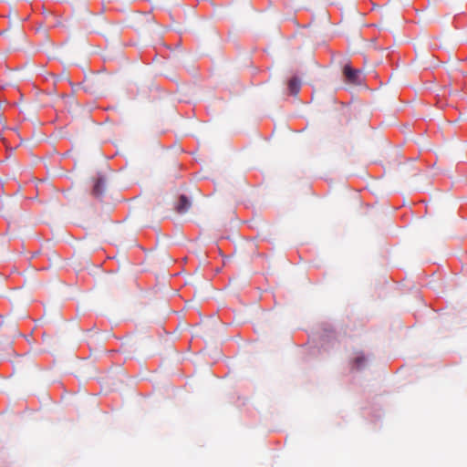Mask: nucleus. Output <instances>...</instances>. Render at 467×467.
Listing matches in <instances>:
<instances>
[{
	"mask_svg": "<svg viewBox=\"0 0 467 467\" xmlns=\"http://www.w3.org/2000/svg\"><path fill=\"white\" fill-rule=\"evenodd\" d=\"M346 80L348 83L358 85L362 82V72L359 69H354L350 65H346L343 68Z\"/></svg>",
	"mask_w": 467,
	"mask_h": 467,
	"instance_id": "nucleus-1",
	"label": "nucleus"
},
{
	"mask_svg": "<svg viewBox=\"0 0 467 467\" xmlns=\"http://www.w3.org/2000/svg\"><path fill=\"white\" fill-rule=\"evenodd\" d=\"M191 206H192V202L189 200V198L186 195L182 194L179 197L178 202L176 203V206H175V211L178 213L183 214L189 211Z\"/></svg>",
	"mask_w": 467,
	"mask_h": 467,
	"instance_id": "nucleus-2",
	"label": "nucleus"
},
{
	"mask_svg": "<svg viewBox=\"0 0 467 467\" xmlns=\"http://www.w3.org/2000/svg\"><path fill=\"white\" fill-rule=\"evenodd\" d=\"M106 189V182L103 178H97L95 180L92 193L96 197H100Z\"/></svg>",
	"mask_w": 467,
	"mask_h": 467,
	"instance_id": "nucleus-3",
	"label": "nucleus"
},
{
	"mask_svg": "<svg viewBox=\"0 0 467 467\" xmlns=\"http://www.w3.org/2000/svg\"><path fill=\"white\" fill-rule=\"evenodd\" d=\"M288 88L291 93L296 94L299 91L300 81L296 78H291L288 82Z\"/></svg>",
	"mask_w": 467,
	"mask_h": 467,
	"instance_id": "nucleus-4",
	"label": "nucleus"
},
{
	"mask_svg": "<svg viewBox=\"0 0 467 467\" xmlns=\"http://www.w3.org/2000/svg\"><path fill=\"white\" fill-rule=\"evenodd\" d=\"M365 363H366V358L364 357V355L362 353L358 354L354 358V364L357 367V368H361L365 365Z\"/></svg>",
	"mask_w": 467,
	"mask_h": 467,
	"instance_id": "nucleus-5",
	"label": "nucleus"
},
{
	"mask_svg": "<svg viewBox=\"0 0 467 467\" xmlns=\"http://www.w3.org/2000/svg\"><path fill=\"white\" fill-rule=\"evenodd\" d=\"M11 334H12L13 337H16V336H17L19 334L18 330H17V328L16 327H13L11 328Z\"/></svg>",
	"mask_w": 467,
	"mask_h": 467,
	"instance_id": "nucleus-6",
	"label": "nucleus"
}]
</instances>
